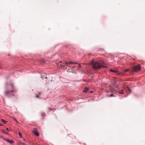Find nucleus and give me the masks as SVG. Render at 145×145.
Listing matches in <instances>:
<instances>
[{
  "instance_id": "10",
  "label": "nucleus",
  "mask_w": 145,
  "mask_h": 145,
  "mask_svg": "<svg viewBox=\"0 0 145 145\" xmlns=\"http://www.w3.org/2000/svg\"><path fill=\"white\" fill-rule=\"evenodd\" d=\"M107 96H108V97H112L114 96L113 94L112 93L110 95L109 94H107Z\"/></svg>"
},
{
  "instance_id": "4",
  "label": "nucleus",
  "mask_w": 145,
  "mask_h": 145,
  "mask_svg": "<svg viewBox=\"0 0 145 145\" xmlns=\"http://www.w3.org/2000/svg\"><path fill=\"white\" fill-rule=\"evenodd\" d=\"M63 64L64 65H62V66H65L66 65H67L69 64H75V63H74L72 62H66L65 63H63Z\"/></svg>"
},
{
  "instance_id": "17",
  "label": "nucleus",
  "mask_w": 145,
  "mask_h": 145,
  "mask_svg": "<svg viewBox=\"0 0 145 145\" xmlns=\"http://www.w3.org/2000/svg\"><path fill=\"white\" fill-rule=\"evenodd\" d=\"M13 119L15 120V121H16V122H17V121L16 120V119L15 118H13Z\"/></svg>"
},
{
  "instance_id": "19",
  "label": "nucleus",
  "mask_w": 145,
  "mask_h": 145,
  "mask_svg": "<svg viewBox=\"0 0 145 145\" xmlns=\"http://www.w3.org/2000/svg\"><path fill=\"white\" fill-rule=\"evenodd\" d=\"M75 67V66H74L72 67V68L73 69H74Z\"/></svg>"
},
{
  "instance_id": "26",
  "label": "nucleus",
  "mask_w": 145,
  "mask_h": 145,
  "mask_svg": "<svg viewBox=\"0 0 145 145\" xmlns=\"http://www.w3.org/2000/svg\"><path fill=\"white\" fill-rule=\"evenodd\" d=\"M106 92L108 93V91H106Z\"/></svg>"
},
{
  "instance_id": "25",
  "label": "nucleus",
  "mask_w": 145,
  "mask_h": 145,
  "mask_svg": "<svg viewBox=\"0 0 145 145\" xmlns=\"http://www.w3.org/2000/svg\"><path fill=\"white\" fill-rule=\"evenodd\" d=\"M1 125H1V123H0V126H1Z\"/></svg>"
},
{
  "instance_id": "5",
  "label": "nucleus",
  "mask_w": 145,
  "mask_h": 145,
  "mask_svg": "<svg viewBox=\"0 0 145 145\" xmlns=\"http://www.w3.org/2000/svg\"><path fill=\"white\" fill-rule=\"evenodd\" d=\"M89 90V88H88L86 87L84 90V92L85 93L87 92Z\"/></svg>"
},
{
  "instance_id": "21",
  "label": "nucleus",
  "mask_w": 145,
  "mask_h": 145,
  "mask_svg": "<svg viewBox=\"0 0 145 145\" xmlns=\"http://www.w3.org/2000/svg\"><path fill=\"white\" fill-rule=\"evenodd\" d=\"M5 134H7V135H8V133H7V132H5Z\"/></svg>"
},
{
  "instance_id": "12",
  "label": "nucleus",
  "mask_w": 145,
  "mask_h": 145,
  "mask_svg": "<svg viewBox=\"0 0 145 145\" xmlns=\"http://www.w3.org/2000/svg\"><path fill=\"white\" fill-rule=\"evenodd\" d=\"M18 135H19L20 138H21L22 137V135L21 133L20 132H19V133H18Z\"/></svg>"
},
{
  "instance_id": "8",
  "label": "nucleus",
  "mask_w": 145,
  "mask_h": 145,
  "mask_svg": "<svg viewBox=\"0 0 145 145\" xmlns=\"http://www.w3.org/2000/svg\"><path fill=\"white\" fill-rule=\"evenodd\" d=\"M130 71L131 72H132V69H126L124 71L125 72H129Z\"/></svg>"
},
{
  "instance_id": "24",
  "label": "nucleus",
  "mask_w": 145,
  "mask_h": 145,
  "mask_svg": "<svg viewBox=\"0 0 145 145\" xmlns=\"http://www.w3.org/2000/svg\"><path fill=\"white\" fill-rule=\"evenodd\" d=\"M78 64L77 63H75V64Z\"/></svg>"
},
{
  "instance_id": "15",
  "label": "nucleus",
  "mask_w": 145,
  "mask_h": 145,
  "mask_svg": "<svg viewBox=\"0 0 145 145\" xmlns=\"http://www.w3.org/2000/svg\"><path fill=\"white\" fill-rule=\"evenodd\" d=\"M78 67H79V68H81V65L80 64H79L78 65Z\"/></svg>"
},
{
  "instance_id": "22",
  "label": "nucleus",
  "mask_w": 145,
  "mask_h": 145,
  "mask_svg": "<svg viewBox=\"0 0 145 145\" xmlns=\"http://www.w3.org/2000/svg\"><path fill=\"white\" fill-rule=\"evenodd\" d=\"M120 94H123V93L122 92H120Z\"/></svg>"
},
{
  "instance_id": "13",
  "label": "nucleus",
  "mask_w": 145,
  "mask_h": 145,
  "mask_svg": "<svg viewBox=\"0 0 145 145\" xmlns=\"http://www.w3.org/2000/svg\"><path fill=\"white\" fill-rule=\"evenodd\" d=\"M118 74H119V75H120L121 76H123L124 75V73H118Z\"/></svg>"
},
{
  "instance_id": "14",
  "label": "nucleus",
  "mask_w": 145,
  "mask_h": 145,
  "mask_svg": "<svg viewBox=\"0 0 145 145\" xmlns=\"http://www.w3.org/2000/svg\"><path fill=\"white\" fill-rule=\"evenodd\" d=\"M39 96L38 95H37L35 96V97L36 98H39Z\"/></svg>"
},
{
  "instance_id": "6",
  "label": "nucleus",
  "mask_w": 145,
  "mask_h": 145,
  "mask_svg": "<svg viewBox=\"0 0 145 145\" xmlns=\"http://www.w3.org/2000/svg\"><path fill=\"white\" fill-rule=\"evenodd\" d=\"M33 133L34 134H35V135L36 136H39V133L37 132L36 131H33Z\"/></svg>"
},
{
  "instance_id": "16",
  "label": "nucleus",
  "mask_w": 145,
  "mask_h": 145,
  "mask_svg": "<svg viewBox=\"0 0 145 145\" xmlns=\"http://www.w3.org/2000/svg\"><path fill=\"white\" fill-rule=\"evenodd\" d=\"M40 94H41V93H38V95L40 96Z\"/></svg>"
},
{
  "instance_id": "11",
  "label": "nucleus",
  "mask_w": 145,
  "mask_h": 145,
  "mask_svg": "<svg viewBox=\"0 0 145 145\" xmlns=\"http://www.w3.org/2000/svg\"><path fill=\"white\" fill-rule=\"evenodd\" d=\"M1 121L4 123H6L7 122V121L3 119H1Z\"/></svg>"
},
{
  "instance_id": "23",
  "label": "nucleus",
  "mask_w": 145,
  "mask_h": 145,
  "mask_svg": "<svg viewBox=\"0 0 145 145\" xmlns=\"http://www.w3.org/2000/svg\"><path fill=\"white\" fill-rule=\"evenodd\" d=\"M93 91H91L90 92V93H93Z\"/></svg>"
},
{
  "instance_id": "1",
  "label": "nucleus",
  "mask_w": 145,
  "mask_h": 145,
  "mask_svg": "<svg viewBox=\"0 0 145 145\" xmlns=\"http://www.w3.org/2000/svg\"><path fill=\"white\" fill-rule=\"evenodd\" d=\"M6 89L4 92V95L5 96L8 97H10V95L13 96L14 95L12 94V93L16 92V90L14 88V86L12 83L6 84Z\"/></svg>"
},
{
  "instance_id": "20",
  "label": "nucleus",
  "mask_w": 145,
  "mask_h": 145,
  "mask_svg": "<svg viewBox=\"0 0 145 145\" xmlns=\"http://www.w3.org/2000/svg\"><path fill=\"white\" fill-rule=\"evenodd\" d=\"M128 89L129 91L130 92H131V90H130V89L129 88H128Z\"/></svg>"
},
{
  "instance_id": "3",
  "label": "nucleus",
  "mask_w": 145,
  "mask_h": 145,
  "mask_svg": "<svg viewBox=\"0 0 145 145\" xmlns=\"http://www.w3.org/2000/svg\"><path fill=\"white\" fill-rule=\"evenodd\" d=\"M140 69V67L139 65L134 66L132 68V72H137Z\"/></svg>"
},
{
  "instance_id": "7",
  "label": "nucleus",
  "mask_w": 145,
  "mask_h": 145,
  "mask_svg": "<svg viewBox=\"0 0 145 145\" xmlns=\"http://www.w3.org/2000/svg\"><path fill=\"white\" fill-rule=\"evenodd\" d=\"M5 140L7 141L8 142L10 143V144H12L13 143V141L12 140H7V139H5Z\"/></svg>"
},
{
  "instance_id": "2",
  "label": "nucleus",
  "mask_w": 145,
  "mask_h": 145,
  "mask_svg": "<svg viewBox=\"0 0 145 145\" xmlns=\"http://www.w3.org/2000/svg\"><path fill=\"white\" fill-rule=\"evenodd\" d=\"M91 64L92 65L93 68L95 69H98L102 67H105L102 65L105 64V63L103 61H100L99 62H92Z\"/></svg>"
},
{
  "instance_id": "18",
  "label": "nucleus",
  "mask_w": 145,
  "mask_h": 145,
  "mask_svg": "<svg viewBox=\"0 0 145 145\" xmlns=\"http://www.w3.org/2000/svg\"><path fill=\"white\" fill-rule=\"evenodd\" d=\"M6 130L7 131H9V130H8V128H6Z\"/></svg>"
},
{
  "instance_id": "9",
  "label": "nucleus",
  "mask_w": 145,
  "mask_h": 145,
  "mask_svg": "<svg viewBox=\"0 0 145 145\" xmlns=\"http://www.w3.org/2000/svg\"><path fill=\"white\" fill-rule=\"evenodd\" d=\"M110 71L114 72L116 73H117L118 72V71L116 70H114L112 69H110Z\"/></svg>"
}]
</instances>
